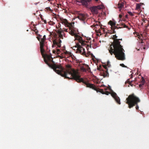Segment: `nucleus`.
<instances>
[{
    "label": "nucleus",
    "instance_id": "f257e3e1",
    "mask_svg": "<svg viewBox=\"0 0 149 149\" xmlns=\"http://www.w3.org/2000/svg\"><path fill=\"white\" fill-rule=\"evenodd\" d=\"M51 54L50 55H46L45 57H44V61L49 67L53 69L58 74L65 78L74 80L78 82H82L86 85L87 87L104 94V92L103 89H98L93 84L85 81L82 78H80V76L74 69L71 68V66L69 64L66 65L65 69L61 65L56 64L53 60V58Z\"/></svg>",
    "mask_w": 149,
    "mask_h": 149
},
{
    "label": "nucleus",
    "instance_id": "f03ea898",
    "mask_svg": "<svg viewBox=\"0 0 149 149\" xmlns=\"http://www.w3.org/2000/svg\"><path fill=\"white\" fill-rule=\"evenodd\" d=\"M117 38V36L116 35H113L112 38L113 42L110 45L108 50L110 54L112 55L113 54L117 59L123 61L125 59L124 53L125 51Z\"/></svg>",
    "mask_w": 149,
    "mask_h": 149
},
{
    "label": "nucleus",
    "instance_id": "7ed1b4c3",
    "mask_svg": "<svg viewBox=\"0 0 149 149\" xmlns=\"http://www.w3.org/2000/svg\"><path fill=\"white\" fill-rule=\"evenodd\" d=\"M126 103L128 104V108L130 109L134 106L136 105V110H139V107L138 103L140 102V100L139 97L136 96L133 93L128 96L126 99Z\"/></svg>",
    "mask_w": 149,
    "mask_h": 149
},
{
    "label": "nucleus",
    "instance_id": "20e7f679",
    "mask_svg": "<svg viewBox=\"0 0 149 149\" xmlns=\"http://www.w3.org/2000/svg\"><path fill=\"white\" fill-rule=\"evenodd\" d=\"M60 22L62 24L65 25L67 27L69 28V33L72 36H74L76 34L74 32V29H73L72 25V23L68 22L66 19H64L63 18H60Z\"/></svg>",
    "mask_w": 149,
    "mask_h": 149
},
{
    "label": "nucleus",
    "instance_id": "39448f33",
    "mask_svg": "<svg viewBox=\"0 0 149 149\" xmlns=\"http://www.w3.org/2000/svg\"><path fill=\"white\" fill-rule=\"evenodd\" d=\"M41 35H39L38 37H37V38L38 40L40 41V52L42 56L44 55V53L45 52V50L44 47L45 46V41L42 40H40V38H41Z\"/></svg>",
    "mask_w": 149,
    "mask_h": 149
},
{
    "label": "nucleus",
    "instance_id": "423d86ee",
    "mask_svg": "<svg viewBox=\"0 0 149 149\" xmlns=\"http://www.w3.org/2000/svg\"><path fill=\"white\" fill-rule=\"evenodd\" d=\"M103 7L102 5H99L91 7L90 9L93 14H97L98 13V10L103 9Z\"/></svg>",
    "mask_w": 149,
    "mask_h": 149
},
{
    "label": "nucleus",
    "instance_id": "0eeeda50",
    "mask_svg": "<svg viewBox=\"0 0 149 149\" xmlns=\"http://www.w3.org/2000/svg\"><path fill=\"white\" fill-rule=\"evenodd\" d=\"M53 45L52 46L53 47H56V48H57L61 47V41L60 39L58 40H54L53 41Z\"/></svg>",
    "mask_w": 149,
    "mask_h": 149
},
{
    "label": "nucleus",
    "instance_id": "6e6552de",
    "mask_svg": "<svg viewBox=\"0 0 149 149\" xmlns=\"http://www.w3.org/2000/svg\"><path fill=\"white\" fill-rule=\"evenodd\" d=\"M111 96L114 98L116 102L118 104H120V99L114 92H112L111 93Z\"/></svg>",
    "mask_w": 149,
    "mask_h": 149
},
{
    "label": "nucleus",
    "instance_id": "1a4fd4ad",
    "mask_svg": "<svg viewBox=\"0 0 149 149\" xmlns=\"http://www.w3.org/2000/svg\"><path fill=\"white\" fill-rule=\"evenodd\" d=\"M75 47L77 48V51L79 52V53L81 54H83L85 53V49L79 44H77L75 46Z\"/></svg>",
    "mask_w": 149,
    "mask_h": 149
},
{
    "label": "nucleus",
    "instance_id": "9d476101",
    "mask_svg": "<svg viewBox=\"0 0 149 149\" xmlns=\"http://www.w3.org/2000/svg\"><path fill=\"white\" fill-rule=\"evenodd\" d=\"M88 17L86 13H80L78 14V17L81 20L84 21Z\"/></svg>",
    "mask_w": 149,
    "mask_h": 149
},
{
    "label": "nucleus",
    "instance_id": "9b49d317",
    "mask_svg": "<svg viewBox=\"0 0 149 149\" xmlns=\"http://www.w3.org/2000/svg\"><path fill=\"white\" fill-rule=\"evenodd\" d=\"M75 40H77L79 42L81 43V45H85L84 41H83L82 39V37L79 36L77 34L74 36Z\"/></svg>",
    "mask_w": 149,
    "mask_h": 149
},
{
    "label": "nucleus",
    "instance_id": "f8f14e48",
    "mask_svg": "<svg viewBox=\"0 0 149 149\" xmlns=\"http://www.w3.org/2000/svg\"><path fill=\"white\" fill-rule=\"evenodd\" d=\"M92 0H81V3L84 6L88 8Z\"/></svg>",
    "mask_w": 149,
    "mask_h": 149
},
{
    "label": "nucleus",
    "instance_id": "ddd939ff",
    "mask_svg": "<svg viewBox=\"0 0 149 149\" xmlns=\"http://www.w3.org/2000/svg\"><path fill=\"white\" fill-rule=\"evenodd\" d=\"M124 1L123 0H121L119 1L118 4V8L120 10H121L122 8L123 7L124 4Z\"/></svg>",
    "mask_w": 149,
    "mask_h": 149
},
{
    "label": "nucleus",
    "instance_id": "4468645a",
    "mask_svg": "<svg viewBox=\"0 0 149 149\" xmlns=\"http://www.w3.org/2000/svg\"><path fill=\"white\" fill-rule=\"evenodd\" d=\"M103 75L104 77H109V74L108 72V70H106L105 71H103Z\"/></svg>",
    "mask_w": 149,
    "mask_h": 149
},
{
    "label": "nucleus",
    "instance_id": "2eb2a0df",
    "mask_svg": "<svg viewBox=\"0 0 149 149\" xmlns=\"http://www.w3.org/2000/svg\"><path fill=\"white\" fill-rule=\"evenodd\" d=\"M108 24H110L111 26V27H112L113 26H115L116 25V23L113 22L111 20H110L108 22Z\"/></svg>",
    "mask_w": 149,
    "mask_h": 149
},
{
    "label": "nucleus",
    "instance_id": "dca6fc26",
    "mask_svg": "<svg viewBox=\"0 0 149 149\" xmlns=\"http://www.w3.org/2000/svg\"><path fill=\"white\" fill-rule=\"evenodd\" d=\"M142 80L141 81V84L139 85L140 87H142V86L144 85L145 82V80L143 77L142 78Z\"/></svg>",
    "mask_w": 149,
    "mask_h": 149
},
{
    "label": "nucleus",
    "instance_id": "f3484780",
    "mask_svg": "<svg viewBox=\"0 0 149 149\" xmlns=\"http://www.w3.org/2000/svg\"><path fill=\"white\" fill-rule=\"evenodd\" d=\"M141 5L140 3H137L136 5V9L138 11L140 10Z\"/></svg>",
    "mask_w": 149,
    "mask_h": 149
},
{
    "label": "nucleus",
    "instance_id": "a211bd4d",
    "mask_svg": "<svg viewBox=\"0 0 149 149\" xmlns=\"http://www.w3.org/2000/svg\"><path fill=\"white\" fill-rule=\"evenodd\" d=\"M84 65H85V67H84L86 69V71L87 70L88 71H89L90 70V68L89 67L88 65L85 64H84Z\"/></svg>",
    "mask_w": 149,
    "mask_h": 149
},
{
    "label": "nucleus",
    "instance_id": "6ab92c4d",
    "mask_svg": "<svg viewBox=\"0 0 149 149\" xmlns=\"http://www.w3.org/2000/svg\"><path fill=\"white\" fill-rule=\"evenodd\" d=\"M63 31V30L61 28H60L59 29L57 30V32L59 34H61Z\"/></svg>",
    "mask_w": 149,
    "mask_h": 149
},
{
    "label": "nucleus",
    "instance_id": "aec40b11",
    "mask_svg": "<svg viewBox=\"0 0 149 149\" xmlns=\"http://www.w3.org/2000/svg\"><path fill=\"white\" fill-rule=\"evenodd\" d=\"M122 27H123V28H128V26L126 25L124 23L122 24H121Z\"/></svg>",
    "mask_w": 149,
    "mask_h": 149
},
{
    "label": "nucleus",
    "instance_id": "412c9836",
    "mask_svg": "<svg viewBox=\"0 0 149 149\" xmlns=\"http://www.w3.org/2000/svg\"><path fill=\"white\" fill-rule=\"evenodd\" d=\"M46 40V37L45 35H44L43 36V37L40 40H42L44 41H45V40Z\"/></svg>",
    "mask_w": 149,
    "mask_h": 149
},
{
    "label": "nucleus",
    "instance_id": "4be33fe9",
    "mask_svg": "<svg viewBox=\"0 0 149 149\" xmlns=\"http://www.w3.org/2000/svg\"><path fill=\"white\" fill-rule=\"evenodd\" d=\"M108 67H110L111 66V65L110 64V62L109 61H108L107 62V64L106 65Z\"/></svg>",
    "mask_w": 149,
    "mask_h": 149
},
{
    "label": "nucleus",
    "instance_id": "5701e85b",
    "mask_svg": "<svg viewBox=\"0 0 149 149\" xmlns=\"http://www.w3.org/2000/svg\"><path fill=\"white\" fill-rule=\"evenodd\" d=\"M81 70L84 72H86V69L84 67H81Z\"/></svg>",
    "mask_w": 149,
    "mask_h": 149
},
{
    "label": "nucleus",
    "instance_id": "b1692460",
    "mask_svg": "<svg viewBox=\"0 0 149 149\" xmlns=\"http://www.w3.org/2000/svg\"><path fill=\"white\" fill-rule=\"evenodd\" d=\"M64 53L65 54H69V55H70V54H71V53L70 52H68L67 51H65L64 52Z\"/></svg>",
    "mask_w": 149,
    "mask_h": 149
},
{
    "label": "nucleus",
    "instance_id": "393cba45",
    "mask_svg": "<svg viewBox=\"0 0 149 149\" xmlns=\"http://www.w3.org/2000/svg\"><path fill=\"white\" fill-rule=\"evenodd\" d=\"M120 65L123 67H124V68H127V66H125L123 64V63H122V64H120Z\"/></svg>",
    "mask_w": 149,
    "mask_h": 149
},
{
    "label": "nucleus",
    "instance_id": "a878e982",
    "mask_svg": "<svg viewBox=\"0 0 149 149\" xmlns=\"http://www.w3.org/2000/svg\"><path fill=\"white\" fill-rule=\"evenodd\" d=\"M104 94L107 95H108L110 93L108 91H105V92H104Z\"/></svg>",
    "mask_w": 149,
    "mask_h": 149
},
{
    "label": "nucleus",
    "instance_id": "bb28decb",
    "mask_svg": "<svg viewBox=\"0 0 149 149\" xmlns=\"http://www.w3.org/2000/svg\"><path fill=\"white\" fill-rule=\"evenodd\" d=\"M59 38L60 39V38H62V39H63V36L62 35V34H59Z\"/></svg>",
    "mask_w": 149,
    "mask_h": 149
},
{
    "label": "nucleus",
    "instance_id": "cd10ccee",
    "mask_svg": "<svg viewBox=\"0 0 149 149\" xmlns=\"http://www.w3.org/2000/svg\"><path fill=\"white\" fill-rule=\"evenodd\" d=\"M128 13L131 16H133L134 15L131 12L129 11L128 12Z\"/></svg>",
    "mask_w": 149,
    "mask_h": 149
},
{
    "label": "nucleus",
    "instance_id": "c85d7f7f",
    "mask_svg": "<svg viewBox=\"0 0 149 149\" xmlns=\"http://www.w3.org/2000/svg\"><path fill=\"white\" fill-rule=\"evenodd\" d=\"M46 9L48 10H49L51 12H52V11H53L52 10H51L49 7L46 8Z\"/></svg>",
    "mask_w": 149,
    "mask_h": 149
},
{
    "label": "nucleus",
    "instance_id": "c756f323",
    "mask_svg": "<svg viewBox=\"0 0 149 149\" xmlns=\"http://www.w3.org/2000/svg\"><path fill=\"white\" fill-rule=\"evenodd\" d=\"M60 50L59 49H57L56 50V52L57 54H60Z\"/></svg>",
    "mask_w": 149,
    "mask_h": 149
},
{
    "label": "nucleus",
    "instance_id": "7c9ffc66",
    "mask_svg": "<svg viewBox=\"0 0 149 149\" xmlns=\"http://www.w3.org/2000/svg\"><path fill=\"white\" fill-rule=\"evenodd\" d=\"M64 29V31L66 32H69V31L68 30L69 29Z\"/></svg>",
    "mask_w": 149,
    "mask_h": 149
},
{
    "label": "nucleus",
    "instance_id": "2f4dec72",
    "mask_svg": "<svg viewBox=\"0 0 149 149\" xmlns=\"http://www.w3.org/2000/svg\"><path fill=\"white\" fill-rule=\"evenodd\" d=\"M103 66L104 68L106 69V70H108L107 67V66L106 65H103Z\"/></svg>",
    "mask_w": 149,
    "mask_h": 149
},
{
    "label": "nucleus",
    "instance_id": "473e14b6",
    "mask_svg": "<svg viewBox=\"0 0 149 149\" xmlns=\"http://www.w3.org/2000/svg\"><path fill=\"white\" fill-rule=\"evenodd\" d=\"M77 2H78V3H81V0H80V1H79L78 0H77L76 1Z\"/></svg>",
    "mask_w": 149,
    "mask_h": 149
},
{
    "label": "nucleus",
    "instance_id": "72a5a7b5",
    "mask_svg": "<svg viewBox=\"0 0 149 149\" xmlns=\"http://www.w3.org/2000/svg\"><path fill=\"white\" fill-rule=\"evenodd\" d=\"M58 28H60L61 27V25L59 23H58Z\"/></svg>",
    "mask_w": 149,
    "mask_h": 149
},
{
    "label": "nucleus",
    "instance_id": "f704fd0d",
    "mask_svg": "<svg viewBox=\"0 0 149 149\" xmlns=\"http://www.w3.org/2000/svg\"><path fill=\"white\" fill-rule=\"evenodd\" d=\"M56 52V51L55 50H53V53L55 54Z\"/></svg>",
    "mask_w": 149,
    "mask_h": 149
},
{
    "label": "nucleus",
    "instance_id": "c9c22d12",
    "mask_svg": "<svg viewBox=\"0 0 149 149\" xmlns=\"http://www.w3.org/2000/svg\"><path fill=\"white\" fill-rule=\"evenodd\" d=\"M122 17V15H119V17L120 18H121Z\"/></svg>",
    "mask_w": 149,
    "mask_h": 149
},
{
    "label": "nucleus",
    "instance_id": "e433bc0d",
    "mask_svg": "<svg viewBox=\"0 0 149 149\" xmlns=\"http://www.w3.org/2000/svg\"><path fill=\"white\" fill-rule=\"evenodd\" d=\"M44 22L46 24L47 23V21L46 20H44Z\"/></svg>",
    "mask_w": 149,
    "mask_h": 149
},
{
    "label": "nucleus",
    "instance_id": "4c0bfd02",
    "mask_svg": "<svg viewBox=\"0 0 149 149\" xmlns=\"http://www.w3.org/2000/svg\"><path fill=\"white\" fill-rule=\"evenodd\" d=\"M116 33V31H114V30H113V32H112V33Z\"/></svg>",
    "mask_w": 149,
    "mask_h": 149
},
{
    "label": "nucleus",
    "instance_id": "58836bf2",
    "mask_svg": "<svg viewBox=\"0 0 149 149\" xmlns=\"http://www.w3.org/2000/svg\"><path fill=\"white\" fill-rule=\"evenodd\" d=\"M97 70H100V68H97Z\"/></svg>",
    "mask_w": 149,
    "mask_h": 149
},
{
    "label": "nucleus",
    "instance_id": "ea45409f",
    "mask_svg": "<svg viewBox=\"0 0 149 149\" xmlns=\"http://www.w3.org/2000/svg\"><path fill=\"white\" fill-rule=\"evenodd\" d=\"M94 0L96 2H97L98 1H99V0Z\"/></svg>",
    "mask_w": 149,
    "mask_h": 149
},
{
    "label": "nucleus",
    "instance_id": "a19ab883",
    "mask_svg": "<svg viewBox=\"0 0 149 149\" xmlns=\"http://www.w3.org/2000/svg\"><path fill=\"white\" fill-rule=\"evenodd\" d=\"M118 39L119 40H122V39Z\"/></svg>",
    "mask_w": 149,
    "mask_h": 149
},
{
    "label": "nucleus",
    "instance_id": "79ce46f5",
    "mask_svg": "<svg viewBox=\"0 0 149 149\" xmlns=\"http://www.w3.org/2000/svg\"><path fill=\"white\" fill-rule=\"evenodd\" d=\"M115 29H118V28L116 26Z\"/></svg>",
    "mask_w": 149,
    "mask_h": 149
},
{
    "label": "nucleus",
    "instance_id": "37998d69",
    "mask_svg": "<svg viewBox=\"0 0 149 149\" xmlns=\"http://www.w3.org/2000/svg\"><path fill=\"white\" fill-rule=\"evenodd\" d=\"M51 0H48V1H51Z\"/></svg>",
    "mask_w": 149,
    "mask_h": 149
},
{
    "label": "nucleus",
    "instance_id": "c03bdc74",
    "mask_svg": "<svg viewBox=\"0 0 149 149\" xmlns=\"http://www.w3.org/2000/svg\"><path fill=\"white\" fill-rule=\"evenodd\" d=\"M144 49H145V48L144 47H143Z\"/></svg>",
    "mask_w": 149,
    "mask_h": 149
},
{
    "label": "nucleus",
    "instance_id": "a18cd8bd",
    "mask_svg": "<svg viewBox=\"0 0 149 149\" xmlns=\"http://www.w3.org/2000/svg\"><path fill=\"white\" fill-rule=\"evenodd\" d=\"M105 90H107V88H106V89H105Z\"/></svg>",
    "mask_w": 149,
    "mask_h": 149
},
{
    "label": "nucleus",
    "instance_id": "49530a36",
    "mask_svg": "<svg viewBox=\"0 0 149 149\" xmlns=\"http://www.w3.org/2000/svg\"><path fill=\"white\" fill-rule=\"evenodd\" d=\"M42 18V20H43L42 18Z\"/></svg>",
    "mask_w": 149,
    "mask_h": 149
}]
</instances>
